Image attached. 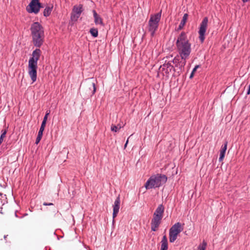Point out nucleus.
<instances>
[{
    "label": "nucleus",
    "mask_w": 250,
    "mask_h": 250,
    "mask_svg": "<svg viewBox=\"0 0 250 250\" xmlns=\"http://www.w3.org/2000/svg\"><path fill=\"white\" fill-rule=\"evenodd\" d=\"M176 44L181 60H184L181 62V65L185 66L186 60L188 58L191 52V44L189 43L185 32H181L178 36Z\"/></svg>",
    "instance_id": "1"
},
{
    "label": "nucleus",
    "mask_w": 250,
    "mask_h": 250,
    "mask_svg": "<svg viewBox=\"0 0 250 250\" xmlns=\"http://www.w3.org/2000/svg\"><path fill=\"white\" fill-rule=\"evenodd\" d=\"M30 30L34 44L40 47L42 44L44 38V31L42 26L38 22L33 23Z\"/></svg>",
    "instance_id": "2"
},
{
    "label": "nucleus",
    "mask_w": 250,
    "mask_h": 250,
    "mask_svg": "<svg viewBox=\"0 0 250 250\" xmlns=\"http://www.w3.org/2000/svg\"><path fill=\"white\" fill-rule=\"evenodd\" d=\"M41 53L40 49H35L32 53V57L29 60L28 74L32 83L35 82L37 80V62L40 58Z\"/></svg>",
    "instance_id": "3"
},
{
    "label": "nucleus",
    "mask_w": 250,
    "mask_h": 250,
    "mask_svg": "<svg viewBox=\"0 0 250 250\" xmlns=\"http://www.w3.org/2000/svg\"><path fill=\"white\" fill-rule=\"evenodd\" d=\"M167 177L165 175L157 174L152 175L145 185L146 189L158 188L167 181Z\"/></svg>",
    "instance_id": "4"
},
{
    "label": "nucleus",
    "mask_w": 250,
    "mask_h": 250,
    "mask_svg": "<svg viewBox=\"0 0 250 250\" xmlns=\"http://www.w3.org/2000/svg\"><path fill=\"white\" fill-rule=\"evenodd\" d=\"M161 13L162 10L160 12L151 15L150 16V19L148 21L147 29L152 37L154 35L155 31L158 29L161 18Z\"/></svg>",
    "instance_id": "5"
},
{
    "label": "nucleus",
    "mask_w": 250,
    "mask_h": 250,
    "mask_svg": "<svg viewBox=\"0 0 250 250\" xmlns=\"http://www.w3.org/2000/svg\"><path fill=\"white\" fill-rule=\"evenodd\" d=\"M180 223L177 222L173 225L169 229V242H174L177 239L178 235L183 231V226Z\"/></svg>",
    "instance_id": "6"
},
{
    "label": "nucleus",
    "mask_w": 250,
    "mask_h": 250,
    "mask_svg": "<svg viewBox=\"0 0 250 250\" xmlns=\"http://www.w3.org/2000/svg\"><path fill=\"white\" fill-rule=\"evenodd\" d=\"M208 24V18L207 17H205L200 23L198 31L199 35V39L202 42H203L205 40V36L207 29Z\"/></svg>",
    "instance_id": "7"
},
{
    "label": "nucleus",
    "mask_w": 250,
    "mask_h": 250,
    "mask_svg": "<svg viewBox=\"0 0 250 250\" xmlns=\"http://www.w3.org/2000/svg\"><path fill=\"white\" fill-rule=\"evenodd\" d=\"M41 7L42 6L39 0H32L29 4L26 7V10L30 13L37 14Z\"/></svg>",
    "instance_id": "8"
},
{
    "label": "nucleus",
    "mask_w": 250,
    "mask_h": 250,
    "mask_svg": "<svg viewBox=\"0 0 250 250\" xmlns=\"http://www.w3.org/2000/svg\"><path fill=\"white\" fill-rule=\"evenodd\" d=\"M83 11V6L79 5L78 6H74L71 13V19L73 21H77Z\"/></svg>",
    "instance_id": "9"
},
{
    "label": "nucleus",
    "mask_w": 250,
    "mask_h": 250,
    "mask_svg": "<svg viewBox=\"0 0 250 250\" xmlns=\"http://www.w3.org/2000/svg\"><path fill=\"white\" fill-rule=\"evenodd\" d=\"M162 218L159 217L154 216L151 222V229L152 231H156L161 223Z\"/></svg>",
    "instance_id": "10"
},
{
    "label": "nucleus",
    "mask_w": 250,
    "mask_h": 250,
    "mask_svg": "<svg viewBox=\"0 0 250 250\" xmlns=\"http://www.w3.org/2000/svg\"><path fill=\"white\" fill-rule=\"evenodd\" d=\"M120 199L119 196L116 198V200L114 202V205L113 206V218H115L119 212V208H120Z\"/></svg>",
    "instance_id": "11"
},
{
    "label": "nucleus",
    "mask_w": 250,
    "mask_h": 250,
    "mask_svg": "<svg viewBox=\"0 0 250 250\" xmlns=\"http://www.w3.org/2000/svg\"><path fill=\"white\" fill-rule=\"evenodd\" d=\"M173 68V66L171 64V63L166 62L164 64L161 65L159 68L160 70L165 71L166 74H168Z\"/></svg>",
    "instance_id": "12"
},
{
    "label": "nucleus",
    "mask_w": 250,
    "mask_h": 250,
    "mask_svg": "<svg viewBox=\"0 0 250 250\" xmlns=\"http://www.w3.org/2000/svg\"><path fill=\"white\" fill-rule=\"evenodd\" d=\"M164 212V207L162 205H159L156 208L153 214L154 216L159 217L162 219Z\"/></svg>",
    "instance_id": "13"
},
{
    "label": "nucleus",
    "mask_w": 250,
    "mask_h": 250,
    "mask_svg": "<svg viewBox=\"0 0 250 250\" xmlns=\"http://www.w3.org/2000/svg\"><path fill=\"white\" fill-rule=\"evenodd\" d=\"M161 250H167L168 249V243L167 236L164 235L161 242Z\"/></svg>",
    "instance_id": "14"
},
{
    "label": "nucleus",
    "mask_w": 250,
    "mask_h": 250,
    "mask_svg": "<svg viewBox=\"0 0 250 250\" xmlns=\"http://www.w3.org/2000/svg\"><path fill=\"white\" fill-rule=\"evenodd\" d=\"M93 16L94 18V21L96 24H100L103 25L102 19L98 15L95 10H93Z\"/></svg>",
    "instance_id": "15"
},
{
    "label": "nucleus",
    "mask_w": 250,
    "mask_h": 250,
    "mask_svg": "<svg viewBox=\"0 0 250 250\" xmlns=\"http://www.w3.org/2000/svg\"><path fill=\"white\" fill-rule=\"evenodd\" d=\"M188 18V14L186 13L184 15L183 17V19L181 21V23H180L177 29V31H179L183 28L184 26H185L187 20Z\"/></svg>",
    "instance_id": "16"
},
{
    "label": "nucleus",
    "mask_w": 250,
    "mask_h": 250,
    "mask_svg": "<svg viewBox=\"0 0 250 250\" xmlns=\"http://www.w3.org/2000/svg\"><path fill=\"white\" fill-rule=\"evenodd\" d=\"M227 148V142H226L224 146H222L220 150V157L219 161L221 162L224 158L225 153Z\"/></svg>",
    "instance_id": "17"
},
{
    "label": "nucleus",
    "mask_w": 250,
    "mask_h": 250,
    "mask_svg": "<svg viewBox=\"0 0 250 250\" xmlns=\"http://www.w3.org/2000/svg\"><path fill=\"white\" fill-rule=\"evenodd\" d=\"M49 114V112H47L46 113V114L45 115V116L43 118V121L42 122L41 127L40 128V130L39 131V132L43 133V131L44 130V128H45V126L46 124V121H47V117H48V116Z\"/></svg>",
    "instance_id": "18"
},
{
    "label": "nucleus",
    "mask_w": 250,
    "mask_h": 250,
    "mask_svg": "<svg viewBox=\"0 0 250 250\" xmlns=\"http://www.w3.org/2000/svg\"><path fill=\"white\" fill-rule=\"evenodd\" d=\"M183 60H181L180 61V59L179 57H176L174 58L173 60V63L175 64V66H178L179 65L180 67H183V66H182L181 62H183Z\"/></svg>",
    "instance_id": "19"
},
{
    "label": "nucleus",
    "mask_w": 250,
    "mask_h": 250,
    "mask_svg": "<svg viewBox=\"0 0 250 250\" xmlns=\"http://www.w3.org/2000/svg\"><path fill=\"white\" fill-rule=\"evenodd\" d=\"M52 7L47 6L46 7L43 11V15L45 17H47L50 15L52 11Z\"/></svg>",
    "instance_id": "20"
},
{
    "label": "nucleus",
    "mask_w": 250,
    "mask_h": 250,
    "mask_svg": "<svg viewBox=\"0 0 250 250\" xmlns=\"http://www.w3.org/2000/svg\"><path fill=\"white\" fill-rule=\"evenodd\" d=\"M90 33L94 37H97L98 35V30L96 28H91L90 30Z\"/></svg>",
    "instance_id": "21"
},
{
    "label": "nucleus",
    "mask_w": 250,
    "mask_h": 250,
    "mask_svg": "<svg viewBox=\"0 0 250 250\" xmlns=\"http://www.w3.org/2000/svg\"><path fill=\"white\" fill-rule=\"evenodd\" d=\"M207 245V243L205 241H203V242L198 246V250H205Z\"/></svg>",
    "instance_id": "22"
},
{
    "label": "nucleus",
    "mask_w": 250,
    "mask_h": 250,
    "mask_svg": "<svg viewBox=\"0 0 250 250\" xmlns=\"http://www.w3.org/2000/svg\"><path fill=\"white\" fill-rule=\"evenodd\" d=\"M121 126H120V127H118V125H112L111 126V130L112 131L114 132H118L119 131V130L121 129Z\"/></svg>",
    "instance_id": "23"
},
{
    "label": "nucleus",
    "mask_w": 250,
    "mask_h": 250,
    "mask_svg": "<svg viewBox=\"0 0 250 250\" xmlns=\"http://www.w3.org/2000/svg\"><path fill=\"white\" fill-rule=\"evenodd\" d=\"M42 133H41V132H38V136L36 138V142L35 143L36 144H38L40 141H41L42 138Z\"/></svg>",
    "instance_id": "24"
},
{
    "label": "nucleus",
    "mask_w": 250,
    "mask_h": 250,
    "mask_svg": "<svg viewBox=\"0 0 250 250\" xmlns=\"http://www.w3.org/2000/svg\"><path fill=\"white\" fill-rule=\"evenodd\" d=\"M7 133V130L4 129L2 130V134L0 137V140L2 142L3 138L5 137L6 134Z\"/></svg>",
    "instance_id": "25"
},
{
    "label": "nucleus",
    "mask_w": 250,
    "mask_h": 250,
    "mask_svg": "<svg viewBox=\"0 0 250 250\" xmlns=\"http://www.w3.org/2000/svg\"><path fill=\"white\" fill-rule=\"evenodd\" d=\"M91 85L92 86V87L93 88L92 94H94L96 91L95 84L94 83H92L91 84Z\"/></svg>",
    "instance_id": "26"
},
{
    "label": "nucleus",
    "mask_w": 250,
    "mask_h": 250,
    "mask_svg": "<svg viewBox=\"0 0 250 250\" xmlns=\"http://www.w3.org/2000/svg\"><path fill=\"white\" fill-rule=\"evenodd\" d=\"M199 67V65H197L195 66V67L193 68V70H192V72L194 73L196 71L197 68H198Z\"/></svg>",
    "instance_id": "27"
},
{
    "label": "nucleus",
    "mask_w": 250,
    "mask_h": 250,
    "mask_svg": "<svg viewBox=\"0 0 250 250\" xmlns=\"http://www.w3.org/2000/svg\"><path fill=\"white\" fill-rule=\"evenodd\" d=\"M43 205L44 206H50V205H53V204H52V203H48H48H44L43 204Z\"/></svg>",
    "instance_id": "28"
},
{
    "label": "nucleus",
    "mask_w": 250,
    "mask_h": 250,
    "mask_svg": "<svg viewBox=\"0 0 250 250\" xmlns=\"http://www.w3.org/2000/svg\"><path fill=\"white\" fill-rule=\"evenodd\" d=\"M128 143V139L127 140V141L125 145V146H124L125 148L126 147Z\"/></svg>",
    "instance_id": "29"
},
{
    "label": "nucleus",
    "mask_w": 250,
    "mask_h": 250,
    "mask_svg": "<svg viewBox=\"0 0 250 250\" xmlns=\"http://www.w3.org/2000/svg\"><path fill=\"white\" fill-rule=\"evenodd\" d=\"M194 74V73H193V72H191V74H190V76H189V78H190V79H191V78L193 77Z\"/></svg>",
    "instance_id": "30"
},
{
    "label": "nucleus",
    "mask_w": 250,
    "mask_h": 250,
    "mask_svg": "<svg viewBox=\"0 0 250 250\" xmlns=\"http://www.w3.org/2000/svg\"><path fill=\"white\" fill-rule=\"evenodd\" d=\"M249 0H242V1H243V2H246L247 1H248Z\"/></svg>",
    "instance_id": "31"
}]
</instances>
